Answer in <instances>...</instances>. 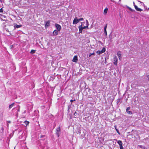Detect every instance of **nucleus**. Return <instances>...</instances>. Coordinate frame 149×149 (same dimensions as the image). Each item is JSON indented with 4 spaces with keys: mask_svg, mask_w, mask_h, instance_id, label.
I'll return each instance as SVG.
<instances>
[{
    "mask_svg": "<svg viewBox=\"0 0 149 149\" xmlns=\"http://www.w3.org/2000/svg\"><path fill=\"white\" fill-rule=\"evenodd\" d=\"M13 47V45H11V46H10V47H11L10 48H11L12 47Z\"/></svg>",
    "mask_w": 149,
    "mask_h": 149,
    "instance_id": "obj_38",
    "label": "nucleus"
},
{
    "mask_svg": "<svg viewBox=\"0 0 149 149\" xmlns=\"http://www.w3.org/2000/svg\"><path fill=\"white\" fill-rule=\"evenodd\" d=\"M139 146L140 148H142V146H141V145H139Z\"/></svg>",
    "mask_w": 149,
    "mask_h": 149,
    "instance_id": "obj_29",
    "label": "nucleus"
},
{
    "mask_svg": "<svg viewBox=\"0 0 149 149\" xmlns=\"http://www.w3.org/2000/svg\"><path fill=\"white\" fill-rule=\"evenodd\" d=\"M75 101V99H74V100H70V102H73V101Z\"/></svg>",
    "mask_w": 149,
    "mask_h": 149,
    "instance_id": "obj_30",
    "label": "nucleus"
},
{
    "mask_svg": "<svg viewBox=\"0 0 149 149\" xmlns=\"http://www.w3.org/2000/svg\"><path fill=\"white\" fill-rule=\"evenodd\" d=\"M83 20V18H81L78 19L79 21H82Z\"/></svg>",
    "mask_w": 149,
    "mask_h": 149,
    "instance_id": "obj_23",
    "label": "nucleus"
},
{
    "mask_svg": "<svg viewBox=\"0 0 149 149\" xmlns=\"http://www.w3.org/2000/svg\"><path fill=\"white\" fill-rule=\"evenodd\" d=\"M134 6L135 9L137 11H141L142 10V9H141L140 8H138V7L136 6L134 4Z\"/></svg>",
    "mask_w": 149,
    "mask_h": 149,
    "instance_id": "obj_7",
    "label": "nucleus"
},
{
    "mask_svg": "<svg viewBox=\"0 0 149 149\" xmlns=\"http://www.w3.org/2000/svg\"><path fill=\"white\" fill-rule=\"evenodd\" d=\"M117 55L118 57H121V53L120 52H118L117 53Z\"/></svg>",
    "mask_w": 149,
    "mask_h": 149,
    "instance_id": "obj_16",
    "label": "nucleus"
},
{
    "mask_svg": "<svg viewBox=\"0 0 149 149\" xmlns=\"http://www.w3.org/2000/svg\"><path fill=\"white\" fill-rule=\"evenodd\" d=\"M2 16L3 17L5 18L6 17V16L4 15H2Z\"/></svg>",
    "mask_w": 149,
    "mask_h": 149,
    "instance_id": "obj_33",
    "label": "nucleus"
},
{
    "mask_svg": "<svg viewBox=\"0 0 149 149\" xmlns=\"http://www.w3.org/2000/svg\"><path fill=\"white\" fill-rule=\"evenodd\" d=\"M117 143L119 144L120 146L123 145V143H122L121 141H120V140L118 141H117Z\"/></svg>",
    "mask_w": 149,
    "mask_h": 149,
    "instance_id": "obj_17",
    "label": "nucleus"
},
{
    "mask_svg": "<svg viewBox=\"0 0 149 149\" xmlns=\"http://www.w3.org/2000/svg\"><path fill=\"white\" fill-rule=\"evenodd\" d=\"M35 51H36L35 50H32L31 51V53H35Z\"/></svg>",
    "mask_w": 149,
    "mask_h": 149,
    "instance_id": "obj_22",
    "label": "nucleus"
},
{
    "mask_svg": "<svg viewBox=\"0 0 149 149\" xmlns=\"http://www.w3.org/2000/svg\"><path fill=\"white\" fill-rule=\"evenodd\" d=\"M79 21L78 20V19H77V18L76 17H75L73 21V24H77V23H78L79 22Z\"/></svg>",
    "mask_w": 149,
    "mask_h": 149,
    "instance_id": "obj_3",
    "label": "nucleus"
},
{
    "mask_svg": "<svg viewBox=\"0 0 149 149\" xmlns=\"http://www.w3.org/2000/svg\"><path fill=\"white\" fill-rule=\"evenodd\" d=\"M3 10L2 8H1L0 9V12L2 13L3 12Z\"/></svg>",
    "mask_w": 149,
    "mask_h": 149,
    "instance_id": "obj_27",
    "label": "nucleus"
},
{
    "mask_svg": "<svg viewBox=\"0 0 149 149\" xmlns=\"http://www.w3.org/2000/svg\"><path fill=\"white\" fill-rule=\"evenodd\" d=\"M1 1V0H0V1Z\"/></svg>",
    "mask_w": 149,
    "mask_h": 149,
    "instance_id": "obj_43",
    "label": "nucleus"
},
{
    "mask_svg": "<svg viewBox=\"0 0 149 149\" xmlns=\"http://www.w3.org/2000/svg\"><path fill=\"white\" fill-rule=\"evenodd\" d=\"M148 9H149V8H148Z\"/></svg>",
    "mask_w": 149,
    "mask_h": 149,
    "instance_id": "obj_44",
    "label": "nucleus"
},
{
    "mask_svg": "<svg viewBox=\"0 0 149 149\" xmlns=\"http://www.w3.org/2000/svg\"><path fill=\"white\" fill-rule=\"evenodd\" d=\"M77 113H76V112H75V113H74V115H75V116H76V115H77Z\"/></svg>",
    "mask_w": 149,
    "mask_h": 149,
    "instance_id": "obj_34",
    "label": "nucleus"
},
{
    "mask_svg": "<svg viewBox=\"0 0 149 149\" xmlns=\"http://www.w3.org/2000/svg\"><path fill=\"white\" fill-rule=\"evenodd\" d=\"M133 3L134 4V2Z\"/></svg>",
    "mask_w": 149,
    "mask_h": 149,
    "instance_id": "obj_42",
    "label": "nucleus"
},
{
    "mask_svg": "<svg viewBox=\"0 0 149 149\" xmlns=\"http://www.w3.org/2000/svg\"><path fill=\"white\" fill-rule=\"evenodd\" d=\"M147 78H148V80L149 81V74L147 76Z\"/></svg>",
    "mask_w": 149,
    "mask_h": 149,
    "instance_id": "obj_28",
    "label": "nucleus"
},
{
    "mask_svg": "<svg viewBox=\"0 0 149 149\" xmlns=\"http://www.w3.org/2000/svg\"><path fill=\"white\" fill-rule=\"evenodd\" d=\"M1 130L3 132V130H4L3 128V127H2L1 128Z\"/></svg>",
    "mask_w": 149,
    "mask_h": 149,
    "instance_id": "obj_32",
    "label": "nucleus"
},
{
    "mask_svg": "<svg viewBox=\"0 0 149 149\" xmlns=\"http://www.w3.org/2000/svg\"><path fill=\"white\" fill-rule=\"evenodd\" d=\"M86 28L88 29V26H84V27L82 26V29H86Z\"/></svg>",
    "mask_w": 149,
    "mask_h": 149,
    "instance_id": "obj_20",
    "label": "nucleus"
},
{
    "mask_svg": "<svg viewBox=\"0 0 149 149\" xmlns=\"http://www.w3.org/2000/svg\"><path fill=\"white\" fill-rule=\"evenodd\" d=\"M24 123L25 125H27L29 124V122L27 121H25L24 122Z\"/></svg>",
    "mask_w": 149,
    "mask_h": 149,
    "instance_id": "obj_18",
    "label": "nucleus"
},
{
    "mask_svg": "<svg viewBox=\"0 0 149 149\" xmlns=\"http://www.w3.org/2000/svg\"><path fill=\"white\" fill-rule=\"evenodd\" d=\"M119 1H121V0H119Z\"/></svg>",
    "mask_w": 149,
    "mask_h": 149,
    "instance_id": "obj_41",
    "label": "nucleus"
},
{
    "mask_svg": "<svg viewBox=\"0 0 149 149\" xmlns=\"http://www.w3.org/2000/svg\"><path fill=\"white\" fill-rule=\"evenodd\" d=\"M108 8H105L104 11V15H106V14L107 13V11H108Z\"/></svg>",
    "mask_w": 149,
    "mask_h": 149,
    "instance_id": "obj_14",
    "label": "nucleus"
},
{
    "mask_svg": "<svg viewBox=\"0 0 149 149\" xmlns=\"http://www.w3.org/2000/svg\"><path fill=\"white\" fill-rule=\"evenodd\" d=\"M77 56H75L72 60V61L74 62H76L77 61Z\"/></svg>",
    "mask_w": 149,
    "mask_h": 149,
    "instance_id": "obj_8",
    "label": "nucleus"
},
{
    "mask_svg": "<svg viewBox=\"0 0 149 149\" xmlns=\"http://www.w3.org/2000/svg\"><path fill=\"white\" fill-rule=\"evenodd\" d=\"M94 54V53H90V55H89V57H90L91 56V55H93Z\"/></svg>",
    "mask_w": 149,
    "mask_h": 149,
    "instance_id": "obj_26",
    "label": "nucleus"
},
{
    "mask_svg": "<svg viewBox=\"0 0 149 149\" xmlns=\"http://www.w3.org/2000/svg\"><path fill=\"white\" fill-rule=\"evenodd\" d=\"M116 131L118 133V134L119 135H120V133L119 132L118 130L117 129H116Z\"/></svg>",
    "mask_w": 149,
    "mask_h": 149,
    "instance_id": "obj_21",
    "label": "nucleus"
},
{
    "mask_svg": "<svg viewBox=\"0 0 149 149\" xmlns=\"http://www.w3.org/2000/svg\"><path fill=\"white\" fill-rule=\"evenodd\" d=\"M130 109V107H127L126 109V111L129 114H132V112L131 111H128V110H129Z\"/></svg>",
    "mask_w": 149,
    "mask_h": 149,
    "instance_id": "obj_9",
    "label": "nucleus"
},
{
    "mask_svg": "<svg viewBox=\"0 0 149 149\" xmlns=\"http://www.w3.org/2000/svg\"><path fill=\"white\" fill-rule=\"evenodd\" d=\"M118 58H119V59L120 60H121V57H119Z\"/></svg>",
    "mask_w": 149,
    "mask_h": 149,
    "instance_id": "obj_36",
    "label": "nucleus"
},
{
    "mask_svg": "<svg viewBox=\"0 0 149 149\" xmlns=\"http://www.w3.org/2000/svg\"><path fill=\"white\" fill-rule=\"evenodd\" d=\"M86 22H88V20H87L86 19Z\"/></svg>",
    "mask_w": 149,
    "mask_h": 149,
    "instance_id": "obj_37",
    "label": "nucleus"
},
{
    "mask_svg": "<svg viewBox=\"0 0 149 149\" xmlns=\"http://www.w3.org/2000/svg\"><path fill=\"white\" fill-rule=\"evenodd\" d=\"M107 25H106L105 27H104V34L105 35L107 36V33L106 30L107 28Z\"/></svg>",
    "mask_w": 149,
    "mask_h": 149,
    "instance_id": "obj_11",
    "label": "nucleus"
},
{
    "mask_svg": "<svg viewBox=\"0 0 149 149\" xmlns=\"http://www.w3.org/2000/svg\"><path fill=\"white\" fill-rule=\"evenodd\" d=\"M50 22L49 21L47 22L45 25V27H48L50 25Z\"/></svg>",
    "mask_w": 149,
    "mask_h": 149,
    "instance_id": "obj_12",
    "label": "nucleus"
},
{
    "mask_svg": "<svg viewBox=\"0 0 149 149\" xmlns=\"http://www.w3.org/2000/svg\"><path fill=\"white\" fill-rule=\"evenodd\" d=\"M119 16H120V17L121 18L122 17V16H121V14H119Z\"/></svg>",
    "mask_w": 149,
    "mask_h": 149,
    "instance_id": "obj_31",
    "label": "nucleus"
},
{
    "mask_svg": "<svg viewBox=\"0 0 149 149\" xmlns=\"http://www.w3.org/2000/svg\"><path fill=\"white\" fill-rule=\"evenodd\" d=\"M114 64L116 65L117 64L118 58L116 56H115L113 58Z\"/></svg>",
    "mask_w": 149,
    "mask_h": 149,
    "instance_id": "obj_5",
    "label": "nucleus"
},
{
    "mask_svg": "<svg viewBox=\"0 0 149 149\" xmlns=\"http://www.w3.org/2000/svg\"><path fill=\"white\" fill-rule=\"evenodd\" d=\"M10 121H8V123H10Z\"/></svg>",
    "mask_w": 149,
    "mask_h": 149,
    "instance_id": "obj_40",
    "label": "nucleus"
},
{
    "mask_svg": "<svg viewBox=\"0 0 149 149\" xmlns=\"http://www.w3.org/2000/svg\"><path fill=\"white\" fill-rule=\"evenodd\" d=\"M105 48L104 47H103L101 50H98L97 51V54H100L104 52L105 51Z\"/></svg>",
    "mask_w": 149,
    "mask_h": 149,
    "instance_id": "obj_1",
    "label": "nucleus"
},
{
    "mask_svg": "<svg viewBox=\"0 0 149 149\" xmlns=\"http://www.w3.org/2000/svg\"><path fill=\"white\" fill-rule=\"evenodd\" d=\"M120 149H124L122 145L120 146Z\"/></svg>",
    "mask_w": 149,
    "mask_h": 149,
    "instance_id": "obj_24",
    "label": "nucleus"
},
{
    "mask_svg": "<svg viewBox=\"0 0 149 149\" xmlns=\"http://www.w3.org/2000/svg\"><path fill=\"white\" fill-rule=\"evenodd\" d=\"M14 104H15L14 103H13L11 104H10L9 106V109H10L11 108L13 107L14 106Z\"/></svg>",
    "mask_w": 149,
    "mask_h": 149,
    "instance_id": "obj_15",
    "label": "nucleus"
},
{
    "mask_svg": "<svg viewBox=\"0 0 149 149\" xmlns=\"http://www.w3.org/2000/svg\"><path fill=\"white\" fill-rule=\"evenodd\" d=\"M55 26L56 29L57 30H58V31H60L61 28V26L60 25L57 24H55Z\"/></svg>",
    "mask_w": 149,
    "mask_h": 149,
    "instance_id": "obj_2",
    "label": "nucleus"
},
{
    "mask_svg": "<svg viewBox=\"0 0 149 149\" xmlns=\"http://www.w3.org/2000/svg\"><path fill=\"white\" fill-rule=\"evenodd\" d=\"M89 24L88 23V22H86V26H88H88L89 25Z\"/></svg>",
    "mask_w": 149,
    "mask_h": 149,
    "instance_id": "obj_25",
    "label": "nucleus"
},
{
    "mask_svg": "<svg viewBox=\"0 0 149 149\" xmlns=\"http://www.w3.org/2000/svg\"><path fill=\"white\" fill-rule=\"evenodd\" d=\"M58 30H54L53 32V35L54 36H56L58 34Z\"/></svg>",
    "mask_w": 149,
    "mask_h": 149,
    "instance_id": "obj_10",
    "label": "nucleus"
},
{
    "mask_svg": "<svg viewBox=\"0 0 149 149\" xmlns=\"http://www.w3.org/2000/svg\"><path fill=\"white\" fill-rule=\"evenodd\" d=\"M14 27L17 28H20L21 27V25H18L17 24H14Z\"/></svg>",
    "mask_w": 149,
    "mask_h": 149,
    "instance_id": "obj_13",
    "label": "nucleus"
},
{
    "mask_svg": "<svg viewBox=\"0 0 149 149\" xmlns=\"http://www.w3.org/2000/svg\"><path fill=\"white\" fill-rule=\"evenodd\" d=\"M127 7L130 11H134V10H132L131 8H130L129 7L127 6Z\"/></svg>",
    "mask_w": 149,
    "mask_h": 149,
    "instance_id": "obj_19",
    "label": "nucleus"
},
{
    "mask_svg": "<svg viewBox=\"0 0 149 149\" xmlns=\"http://www.w3.org/2000/svg\"><path fill=\"white\" fill-rule=\"evenodd\" d=\"M60 131V127H59L56 129V134L57 135L58 137L59 136Z\"/></svg>",
    "mask_w": 149,
    "mask_h": 149,
    "instance_id": "obj_4",
    "label": "nucleus"
},
{
    "mask_svg": "<svg viewBox=\"0 0 149 149\" xmlns=\"http://www.w3.org/2000/svg\"><path fill=\"white\" fill-rule=\"evenodd\" d=\"M143 149H147L146 148H144Z\"/></svg>",
    "mask_w": 149,
    "mask_h": 149,
    "instance_id": "obj_39",
    "label": "nucleus"
},
{
    "mask_svg": "<svg viewBox=\"0 0 149 149\" xmlns=\"http://www.w3.org/2000/svg\"><path fill=\"white\" fill-rule=\"evenodd\" d=\"M82 24H81V25L79 26L78 27L79 33H82V30L83 29H82Z\"/></svg>",
    "mask_w": 149,
    "mask_h": 149,
    "instance_id": "obj_6",
    "label": "nucleus"
},
{
    "mask_svg": "<svg viewBox=\"0 0 149 149\" xmlns=\"http://www.w3.org/2000/svg\"><path fill=\"white\" fill-rule=\"evenodd\" d=\"M114 127L116 130V129H117L116 128V125H115Z\"/></svg>",
    "mask_w": 149,
    "mask_h": 149,
    "instance_id": "obj_35",
    "label": "nucleus"
}]
</instances>
